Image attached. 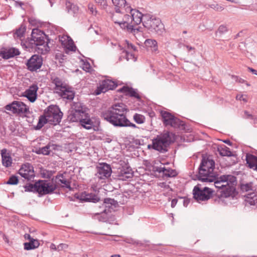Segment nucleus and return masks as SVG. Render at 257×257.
Masks as SVG:
<instances>
[{"label": "nucleus", "instance_id": "obj_1", "mask_svg": "<svg viewBox=\"0 0 257 257\" xmlns=\"http://www.w3.org/2000/svg\"><path fill=\"white\" fill-rule=\"evenodd\" d=\"M127 109L123 103H117L112 105L107 110L103 111L102 117L110 124L116 127H138L137 125L130 122L126 116Z\"/></svg>", "mask_w": 257, "mask_h": 257}, {"label": "nucleus", "instance_id": "obj_2", "mask_svg": "<svg viewBox=\"0 0 257 257\" xmlns=\"http://www.w3.org/2000/svg\"><path fill=\"white\" fill-rule=\"evenodd\" d=\"M72 110L70 111L67 117L68 120L71 122H79L80 124L86 130H90L94 125L90 115L86 111V107L80 102H74L72 105Z\"/></svg>", "mask_w": 257, "mask_h": 257}, {"label": "nucleus", "instance_id": "obj_3", "mask_svg": "<svg viewBox=\"0 0 257 257\" xmlns=\"http://www.w3.org/2000/svg\"><path fill=\"white\" fill-rule=\"evenodd\" d=\"M214 169V161L209 158L203 157L198 168V179L203 182H213L218 176Z\"/></svg>", "mask_w": 257, "mask_h": 257}, {"label": "nucleus", "instance_id": "obj_4", "mask_svg": "<svg viewBox=\"0 0 257 257\" xmlns=\"http://www.w3.org/2000/svg\"><path fill=\"white\" fill-rule=\"evenodd\" d=\"M175 134L166 132L158 135L153 139V145L155 150L160 153H165L168 151V147L175 140Z\"/></svg>", "mask_w": 257, "mask_h": 257}, {"label": "nucleus", "instance_id": "obj_5", "mask_svg": "<svg viewBox=\"0 0 257 257\" xmlns=\"http://www.w3.org/2000/svg\"><path fill=\"white\" fill-rule=\"evenodd\" d=\"M143 24L150 32L162 35L164 31V27L161 20L159 18H156L149 15H145L144 16Z\"/></svg>", "mask_w": 257, "mask_h": 257}, {"label": "nucleus", "instance_id": "obj_6", "mask_svg": "<svg viewBox=\"0 0 257 257\" xmlns=\"http://www.w3.org/2000/svg\"><path fill=\"white\" fill-rule=\"evenodd\" d=\"M48 122L52 125H57L61 122L63 113L57 105H51L44 110Z\"/></svg>", "mask_w": 257, "mask_h": 257}, {"label": "nucleus", "instance_id": "obj_7", "mask_svg": "<svg viewBox=\"0 0 257 257\" xmlns=\"http://www.w3.org/2000/svg\"><path fill=\"white\" fill-rule=\"evenodd\" d=\"M161 114L164 124L166 126H171L181 130L185 129V123L177 117L166 111H162Z\"/></svg>", "mask_w": 257, "mask_h": 257}, {"label": "nucleus", "instance_id": "obj_8", "mask_svg": "<svg viewBox=\"0 0 257 257\" xmlns=\"http://www.w3.org/2000/svg\"><path fill=\"white\" fill-rule=\"evenodd\" d=\"M212 190L208 187H202L198 184L194 187L193 194L194 198L197 201L208 200L212 196Z\"/></svg>", "mask_w": 257, "mask_h": 257}, {"label": "nucleus", "instance_id": "obj_9", "mask_svg": "<svg viewBox=\"0 0 257 257\" xmlns=\"http://www.w3.org/2000/svg\"><path fill=\"white\" fill-rule=\"evenodd\" d=\"M36 192L41 195L53 193L57 189V185L48 180H40L36 181Z\"/></svg>", "mask_w": 257, "mask_h": 257}, {"label": "nucleus", "instance_id": "obj_10", "mask_svg": "<svg viewBox=\"0 0 257 257\" xmlns=\"http://www.w3.org/2000/svg\"><path fill=\"white\" fill-rule=\"evenodd\" d=\"M5 109L11 111L13 114L20 116L25 115L29 112V108L23 102L18 101H14L11 103L7 105Z\"/></svg>", "mask_w": 257, "mask_h": 257}, {"label": "nucleus", "instance_id": "obj_11", "mask_svg": "<svg viewBox=\"0 0 257 257\" xmlns=\"http://www.w3.org/2000/svg\"><path fill=\"white\" fill-rule=\"evenodd\" d=\"M31 41L32 44L34 43L36 46V49L39 53L45 54L50 51V48L48 46L49 39L46 35L45 37H35V39L31 40Z\"/></svg>", "mask_w": 257, "mask_h": 257}, {"label": "nucleus", "instance_id": "obj_12", "mask_svg": "<svg viewBox=\"0 0 257 257\" xmlns=\"http://www.w3.org/2000/svg\"><path fill=\"white\" fill-rule=\"evenodd\" d=\"M31 41L32 44L34 43L36 46V49L39 53L45 54L50 51V48L48 46L49 39L46 35L45 37H35V39L31 40Z\"/></svg>", "mask_w": 257, "mask_h": 257}, {"label": "nucleus", "instance_id": "obj_13", "mask_svg": "<svg viewBox=\"0 0 257 257\" xmlns=\"http://www.w3.org/2000/svg\"><path fill=\"white\" fill-rule=\"evenodd\" d=\"M117 86L116 83L109 79H105L101 81L94 91L95 95H99L101 93H105L109 90H113Z\"/></svg>", "mask_w": 257, "mask_h": 257}, {"label": "nucleus", "instance_id": "obj_14", "mask_svg": "<svg viewBox=\"0 0 257 257\" xmlns=\"http://www.w3.org/2000/svg\"><path fill=\"white\" fill-rule=\"evenodd\" d=\"M221 179H224L226 189L225 190V197H229L232 195L235 190L234 186L236 183V177L232 175H222Z\"/></svg>", "mask_w": 257, "mask_h": 257}, {"label": "nucleus", "instance_id": "obj_15", "mask_svg": "<svg viewBox=\"0 0 257 257\" xmlns=\"http://www.w3.org/2000/svg\"><path fill=\"white\" fill-rule=\"evenodd\" d=\"M43 64V59L41 56L33 55L26 63L28 69L30 71H36L40 69Z\"/></svg>", "mask_w": 257, "mask_h": 257}, {"label": "nucleus", "instance_id": "obj_16", "mask_svg": "<svg viewBox=\"0 0 257 257\" xmlns=\"http://www.w3.org/2000/svg\"><path fill=\"white\" fill-rule=\"evenodd\" d=\"M96 175L100 179H105L109 177L112 173L110 165L105 163H99L96 167Z\"/></svg>", "mask_w": 257, "mask_h": 257}, {"label": "nucleus", "instance_id": "obj_17", "mask_svg": "<svg viewBox=\"0 0 257 257\" xmlns=\"http://www.w3.org/2000/svg\"><path fill=\"white\" fill-rule=\"evenodd\" d=\"M19 174L28 180H31L35 177L33 167L29 163L23 165L19 171Z\"/></svg>", "mask_w": 257, "mask_h": 257}, {"label": "nucleus", "instance_id": "obj_18", "mask_svg": "<svg viewBox=\"0 0 257 257\" xmlns=\"http://www.w3.org/2000/svg\"><path fill=\"white\" fill-rule=\"evenodd\" d=\"M75 197L81 202L96 203L99 202L100 200V198L97 195L92 193H89L86 191L76 194Z\"/></svg>", "mask_w": 257, "mask_h": 257}, {"label": "nucleus", "instance_id": "obj_19", "mask_svg": "<svg viewBox=\"0 0 257 257\" xmlns=\"http://www.w3.org/2000/svg\"><path fill=\"white\" fill-rule=\"evenodd\" d=\"M130 12L131 14L132 23L134 26L141 24V22L143 23L144 16L145 15H143L137 10L132 9L130 6H127L126 12Z\"/></svg>", "mask_w": 257, "mask_h": 257}, {"label": "nucleus", "instance_id": "obj_20", "mask_svg": "<svg viewBox=\"0 0 257 257\" xmlns=\"http://www.w3.org/2000/svg\"><path fill=\"white\" fill-rule=\"evenodd\" d=\"M38 89V86L36 84H33L24 92L23 96L27 97L30 102H34L37 97Z\"/></svg>", "mask_w": 257, "mask_h": 257}, {"label": "nucleus", "instance_id": "obj_21", "mask_svg": "<svg viewBox=\"0 0 257 257\" xmlns=\"http://www.w3.org/2000/svg\"><path fill=\"white\" fill-rule=\"evenodd\" d=\"M18 49L15 48H3L0 51V56L4 59H9L20 54Z\"/></svg>", "mask_w": 257, "mask_h": 257}, {"label": "nucleus", "instance_id": "obj_22", "mask_svg": "<svg viewBox=\"0 0 257 257\" xmlns=\"http://www.w3.org/2000/svg\"><path fill=\"white\" fill-rule=\"evenodd\" d=\"M134 172L130 167H122L118 172V178L119 180L125 181L132 178L133 176Z\"/></svg>", "mask_w": 257, "mask_h": 257}, {"label": "nucleus", "instance_id": "obj_23", "mask_svg": "<svg viewBox=\"0 0 257 257\" xmlns=\"http://www.w3.org/2000/svg\"><path fill=\"white\" fill-rule=\"evenodd\" d=\"M66 173H58L55 177V183L58 185H61L62 187H65L66 188L70 189V181L68 180L65 176Z\"/></svg>", "mask_w": 257, "mask_h": 257}, {"label": "nucleus", "instance_id": "obj_24", "mask_svg": "<svg viewBox=\"0 0 257 257\" xmlns=\"http://www.w3.org/2000/svg\"><path fill=\"white\" fill-rule=\"evenodd\" d=\"M56 147V145L49 143L45 147L36 149L35 152L39 155H49L51 150H55Z\"/></svg>", "mask_w": 257, "mask_h": 257}, {"label": "nucleus", "instance_id": "obj_25", "mask_svg": "<svg viewBox=\"0 0 257 257\" xmlns=\"http://www.w3.org/2000/svg\"><path fill=\"white\" fill-rule=\"evenodd\" d=\"M112 2L115 7V12L116 14L123 13V10L126 12V8L127 6H130L126 3L125 0H112Z\"/></svg>", "mask_w": 257, "mask_h": 257}, {"label": "nucleus", "instance_id": "obj_26", "mask_svg": "<svg viewBox=\"0 0 257 257\" xmlns=\"http://www.w3.org/2000/svg\"><path fill=\"white\" fill-rule=\"evenodd\" d=\"M118 91L124 93L126 95L140 99L141 98L139 94L137 93L136 90L127 86H124L118 90Z\"/></svg>", "mask_w": 257, "mask_h": 257}, {"label": "nucleus", "instance_id": "obj_27", "mask_svg": "<svg viewBox=\"0 0 257 257\" xmlns=\"http://www.w3.org/2000/svg\"><path fill=\"white\" fill-rule=\"evenodd\" d=\"M3 165L6 167H10L12 164V159L6 149L1 150Z\"/></svg>", "mask_w": 257, "mask_h": 257}, {"label": "nucleus", "instance_id": "obj_28", "mask_svg": "<svg viewBox=\"0 0 257 257\" xmlns=\"http://www.w3.org/2000/svg\"><path fill=\"white\" fill-rule=\"evenodd\" d=\"M156 171L160 173H162L163 176L167 177H176L178 174L175 170L171 168H166L164 167H157Z\"/></svg>", "mask_w": 257, "mask_h": 257}, {"label": "nucleus", "instance_id": "obj_29", "mask_svg": "<svg viewBox=\"0 0 257 257\" xmlns=\"http://www.w3.org/2000/svg\"><path fill=\"white\" fill-rule=\"evenodd\" d=\"M65 5L66 10L69 14L73 17L77 16L79 12V8L77 5L68 0L66 1Z\"/></svg>", "mask_w": 257, "mask_h": 257}, {"label": "nucleus", "instance_id": "obj_30", "mask_svg": "<svg viewBox=\"0 0 257 257\" xmlns=\"http://www.w3.org/2000/svg\"><path fill=\"white\" fill-rule=\"evenodd\" d=\"M246 164L248 166L257 171V157L252 154H247L246 155Z\"/></svg>", "mask_w": 257, "mask_h": 257}, {"label": "nucleus", "instance_id": "obj_31", "mask_svg": "<svg viewBox=\"0 0 257 257\" xmlns=\"http://www.w3.org/2000/svg\"><path fill=\"white\" fill-rule=\"evenodd\" d=\"M245 201L246 204L249 205H257V193L256 192H252L244 195Z\"/></svg>", "mask_w": 257, "mask_h": 257}, {"label": "nucleus", "instance_id": "obj_32", "mask_svg": "<svg viewBox=\"0 0 257 257\" xmlns=\"http://www.w3.org/2000/svg\"><path fill=\"white\" fill-rule=\"evenodd\" d=\"M213 182H214V185L216 188L222 190L221 192L225 196V190L227 187L224 179H221V176L218 178L217 176L215 180Z\"/></svg>", "mask_w": 257, "mask_h": 257}, {"label": "nucleus", "instance_id": "obj_33", "mask_svg": "<svg viewBox=\"0 0 257 257\" xmlns=\"http://www.w3.org/2000/svg\"><path fill=\"white\" fill-rule=\"evenodd\" d=\"M118 24L122 29L126 30L130 33H132L135 34L139 31V29L134 28V25L127 23L126 22H123L120 21Z\"/></svg>", "mask_w": 257, "mask_h": 257}, {"label": "nucleus", "instance_id": "obj_34", "mask_svg": "<svg viewBox=\"0 0 257 257\" xmlns=\"http://www.w3.org/2000/svg\"><path fill=\"white\" fill-rule=\"evenodd\" d=\"M59 93L62 97L68 100H72L74 97V92L72 90H70L67 86H65V88Z\"/></svg>", "mask_w": 257, "mask_h": 257}, {"label": "nucleus", "instance_id": "obj_35", "mask_svg": "<svg viewBox=\"0 0 257 257\" xmlns=\"http://www.w3.org/2000/svg\"><path fill=\"white\" fill-rule=\"evenodd\" d=\"M52 82L55 84L56 87L55 89L60 92L65 88V87L67 85L63 83L61 79L58 77H54L51 78Z\"/></svg>", "mask_w": 257, "mask_h": 257}, {"label": "nucleus", "instance_id": "obj_36", "mask_svg": "<svg viewBox=\"0 0 257 257\" xmlns=\"http://www.w3.org/2000/svg\"><path fill=\"white\" fill-rule=\"evenodd\" d=\"M39 245V242L37 239L31 240L28 242L24 243V249L28 250L36 248L38 247Z\"/></svg>", "mask_w": 257, "mask_h": 257}, {"label": "nucleus", "instance_id": "obj_37", "mask_svg": "<svg viewBox=\"0 0 257 257\" xmlns=\"http://www.w3.org/2000/svg\"><path fill=\"white\" fill-rule=\"evenodd\" d=\"M218 151L222 156L231 157L233 156L232 153L230 151V149L225 145L218 148Z\"/></svg>", "mask_w": 257, "mask_h": 257}, {"label": "nucleus", "instance_id": "obj_38", "mask_svg": "<svg viewBox=\"0 0 257 257\" xmlns=\"http://www.w3.org/2000/svg\"><path fill=\"white\" fill-rule=\"evenodd\" d=\"M47 122H48V120L47 119L45 114L44 113L43 115H41L39 117L38 122L37 125L35 127V130H40Z\"/></svg>", "mask_w": 257, "mask_h": 257}, {"label": "nucleus", "instance_id": "obj_39", "mask_svg": "<svg viewBox=\"0 0 257 257\" xmlns=\"http://www.w3.org/2000/svg\"><path fill=\"white\" fill-rule=\"evenodd\" d=\"M26 30V27L24 25H21V26L16 30V32L14 33V37L20 39L21 38L24 36Z\"/></svg>", "mask_w": 257, "mask_h": 257}, {"label": "nucleus", "instance_id": "obj_40", "mask_svg": "<svg viewBox=\"0 0 257 257\" xmlns=\"http://www.w3.org/2000/svg\"><path fill=\"white\" fill-rule=\"evenodd\" d=\"M146 46L154 48V51L157 50V42L155 40L147 39L145 42Z\"/></svg>", "mask_w": 257, "mask_h": 257}, {"label": "nucleus", "instance_id": "obj_41", "mask_svg": "<svg viewBox=\"0 0 257 257\" xmlns=\"http://www.w3.org/2000/svg\"><path fill=\"white\" fill-rule=\"evenodd\" d=\"M45 37V34L41 30L38 29H34L31 34V40L38 37Z\"/></svg>", "mask_w": 257, "mask_h": 257}, {"label": "nucleus", "instance_id": "obj_42", "mask_svg": "<svg viewBox=\"0 0 257 257\" xmlns=\"http://www.w3.org/2000/svg\"><path fill=\"white\" fill-rule=\"evenodd\" d=\"M133 119L134 121L138 123L142 124L145 121V117L142 114L139 113H135L133 116Z\"/></svg>", "mask_w": 257, "mask_h": 257}, {"label": "nucleus", "instance_id": "obj_43", "mask_svg": "<svg viewBox=\"0 0 257 257\" xmlns=\"http://www.w3.org/2000/svg\"><path fill=\"white\" fill-rule=\"evenodd\" d=\"M240 189L243 192L253 191L254 190L252 183L241 184Z\"/></svg>", "mask_w": 257, "mask_h": 257}, {"label": "nucleus", "instance_id": "obj_44", "mask_svg": "<svg viewBox=\"0 0 257 257\" xmlns=\"http://www.w3.org/2000/svg\"><path fill=\"white\" fill-rule=\"evenodd\" d=\"M36 182L34 184L29 183L24 186L26 192H36Z\"/></svg>", "mask_w": 257, "mask_h": 257}, {"label": "nucleus", "instance_id": "obj_45", "mask_svg": "<svg viewBox=\"0 0 257 257\" xmlns=\"http://www.w3.org/2000/svg\"><path fill=\"white\" fill-rule=\"evenodd\" d=\"M209 8L214 10L216 11L221 12L224 10L223 7L218 5L215 2L208 5Z\"/></svg>", "mask_w": 257, "mask_h": 257}, {"label": "nucleus", "instance_id": "obj_46", "mask_svg": "<svg viewBox=\"0 0 257 257\" xmlns=\"http://www.w3.org/2000/svg\"><path fill=\"white\" fill-rule=\"evenodd\" d=\"M19 182L18 177L15 175L11 176L8 181L7 182V184L9 185H17Z\"/></svg>", "mask_w": 257, "mask_h": 257}, {"label": "nucleus", "instance_id": "obj_47", "mask_svg": "<svg viewBox=\"0 0 257 257\" xmlns=\"http://www.w3.org/2000/svg\"><path fill=\"white\" fill-rule=\"evenodd\" d=\"M228 31V28L225 25H220L217 31L216 32V35L218 33L220 35H222L226 32Z\"/></svg>", "mask_w": 257, "mask_h": 257}, {"label": "nucleus", "instance_id": "obj_48", "mask_svg": "<svg viewBox=\"0 0 257 257\" xmlns=\"http://www.w3.org/2000/svg\"><path fill=\"white\" fill-rule=\"evenodd\" d=\"M121 21L123 22H127V23L133 25V23H132L131 15H127V14L123 16V18L122 20H121Z\"/></svg>", "mask_w": 257, "mask_h": 257}, {"label": "nucleus", "instance_id": "obj_49", "mask_svg": "<svg viewBox=\"0 0 257 257\" xmlns=\"http://www.w3.org/2000/svg\"><path fill=\"white\" fill-rule=\"evenodd\" d=\"M96 3L104 9L107 6L106 0H95Z\"/></svg>", "mask_w": 257, "mask_h": 257}, {"label": "nucleus", "instance_id": "obj_50", "mask_svg": "<svg viewBox=\"0 0 257 257\" xmlns=\"http://www.w3.org/2000/svg\"><path fill=\"white\" fill-rule=\"evenodd\" d=\"M127 49L129 50H133L134 51H136L137 50V47L133 45L132 43H130L128 41H125Z\"/></svg>", "mask_w": 257, "mask_h": 257}, {"label": "nucleus", "instance_id": "obj_51", "mask_svg": "<svg viewBox=\"0 0 257 257\" xmlns=\"http://www.w3.org/2000/svg\"><path fill=\"white\" fill-rule=\"evenodd\" d=\"M115 202L116 201L114 199L109 198H105L104 200V203L111 204V205H114L115 204Z\"/></svg>", "mask_w": 257, "mask_h": 257}, {"label": "nucleus", "instance_id": "obj_52", "mask_svg": "<svg viewBox=\"0 0 257 257\" xmlns=\"http://www.w3.org/2000/svg\"><path fill=\"white\" fill-rule=\"evenodd\" d=\"M68 245L65 243H60L57 246V250L60 251L67 248Z\"/></svg>", "mask_w": 257, "mask_h": 257}, {"label": "nucleus", "instance_id": "obj_53", "mask_svg": "<svg viewBox=\"0 0 257 257\" xmlns=\"http://www.w3.org/2000/svg\"><path fill=\"white\" fill-rule=\"evenodd\" d=\"M112 20L114 22L115 24H118V23L120 21V20H119L117 19V15L116 14H113L111 16Z\"/></svg>", "mask_w": 257, "mask_h": 257}, {"label": "nucleus", "instance_id": "obj_54", "mask_svg": "<svg viewBox=\"0 0 257 257\" xmlns=\"http://www.w3.org/2000/svg\"><path fill=\"white\" fill-rule=\"evenodd\" d=\"M244 118H245L251 119L254 116L252 115H251V114H249V112L246 110H245L244 111Z\"/></svg>", "mask_w": 257, "mask_h": 257}, {"label": "nucleus", "instance_id": "obj_55", "mask_svg": "<svg viewBox=\"0 0 257 257\" xmlns=\"http://www.w3.org/2000/svg\"><path fill=\"white\" fill-rule=\"evenodd\" d=\"M236 98L237 100H243L244 102H246L247 101L246 99L245 98H243V95H237L236 96Z\"/></svg>", "mask_w": 257, "mask_h": 257}, {"label": "nucleus", "instance_id": "obj_56", "mask_svg": "<svg viewBox=\"0 0 257 257\" xmlns=\"http://www.w3.org/2000/svg\"><path fill=\"white\" fill-rule=\"evenodd\" d=\"M177 202H178V200L177 199L174 198V199H172V200L171 201V207L172 208H174L176 206Z\"/></svg>", "mask_w": 257, "mask_h": 257}, {"label": "nucleus", "instance_id": "obj_57", "mask_svg": "<svg viewBox=\"0 0 257 257\" xmlns=\"http://www.w3.org/2000/svg\"><path fill=\"white\" fill-rule=\"evenodd\" d=\"M247 69L249 72H251L252 74H254L257 75V70H255L251 67H248Z\"/></svg>", "mask_w": 257, "mask_h": 257}, {"label": "nucleus", "instance_id": "obj_58", "mask_svg": "<svg viewBox=\"0 0 257 257\" xmlns=\"http://www.w3.org/2000/svg\"><path fill=\"white\" fill-rule=\"evenodd\" d=\"M125 58L127 60H128L130 58L129 56L130 55L131 57H134V55L128 52L127 51H125Z\"/></svg>", "mask_w": 257, "mask_h": 257}, {"label": "nucleus", "instance_id": "obj_59", "mask_svg": "<svg viewBox=\"0 0 257 257\" xmlns=\"http://www.w3.org/2000/svg\"><path fill=\"white\" fill-rule=\"evenodd\" d=\"M24 237L26 239L29 240V241H30L31 240L34 239L31 236V235L29 234L28 233H26L24 235Z\"/></svg>", "mask_w": 257, "mask_h": 257}, {"label": "nucleus", "instance_id": "obj_60", "mask_svg": "<svg viewBox=\"0 0 257 257\" xmlns=\"http://www.w3.org/2000/svg\"><path fill=\"white\" fill-rule=\"evenodd\" d=\"M251 119L253 120L254 126L257 127V117L254 116Z\"/></svg>", "mask_w": 257, "mask_h": 257}, {"label": "nucleus", "instance_id": "obj_61", "mask_svg": "<svg viewBox=\"0 0 257 257\" xmlns=\"http://www.w3.org/2000/svg\"><path fill=\"white\" fill-rule=\"evenodd\" d=\"M50 247L51 249L57 250V246L56 247V245L54 243H51Z\"/></svg>", "mask_w": 257, "mask_h": 257}, {"label": "nucleus", "instance_id": "obj_62", "mask_svg": "<svg viewBox=\"0 0 257 257\" xmlns=\"http://www.w3.org/2000/svg\"><path fill=\"white\" fill-rule=\"evenodd\" d=\"M189 202H190L189 200H188V199H184V202H183L184 205L185 206H187V205L189 203Z\"/></svg>", "mask_w": 257, "mask_h": 257}, {"label": "nucleus", "instance_id": "obj_63", "mask_svg": "<svg viewBox=\"0 0 257 257\" xmlns=\"http://www.w3.org/2000/svg\"><path fill=\"white\" fill-rule=\"evenodd\" d=\"M223 142L229 146H231L232 143L229 140H225L223 141Z\"/></svg>", "mask_w": 257, "mask_h": 257}, {"label": "nucleus", "instance_id": "obj_64", "mask_svg": "<svg viewBox=\"0 0 257 257\" xmlns=\"http://www.w3.org/2000/svg\"><path fill=\"white\" fill-rule=\"evenodd\" d=\"M186 47L188 49V51H190L191 50H194L195 49V48L194 47H192L188 46V45H186Z\"/></svg>", "mask_w": 257, "mask_h": 257}]
</instances>
